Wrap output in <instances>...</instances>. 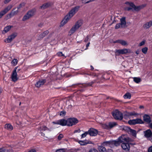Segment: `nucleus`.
<instances>
[{"instance_id":"f257e3e1","label":"nucleus","mask_w":152,"mask_h":152,"mask_svg":"<svg viewBox=\"0 0 152 152\" xmlns=\"http://www.w3.org/2000/svg\"><path fill=\"white\" fill-rule=\"evenodd\" d=\"M125 4L127 5V6L124 8V10L126 11H139L143 9L146 6V4H142L139 6H136L134 4L131 2H126Z\"/></svg>"},{"instance_id":"f03ea898","label":"nucleus","mask_w":152,"mask_h":152,"mask_svg":"<svg viewBox=\"0 0 152 152\" xmlns=\"http://www.w3.org/2000/svg\"><path fill=\"white\" fill-rule=\"evenodd\" d=\"M80 8L79 6H77L72 9L67 15L64 19L61 21L60 26H63L67 23L69 20L70 19L78 10Z\"/></svg>"},{"instance_id":"7ed1b4c3","label":"nucleus","mask_w":152,"mask_h":152,"mask_svg":"<svg viewBox=\"0 0 152 152\" xmlns=\"http://www.w3.org/2000/svg\"><path fill=\"white\" fill-rule=\"evenodd\" d=\"M83 24L82 21L81 20L77 21L72 26L69 31L68 35L70 36L73 34Z\"/></svg>"},{"instance_id":"20e7f679","label":"nucleus","mask_w":152,"mask_h":152,"mask_svg":"<svg viewBox=\"0 0 152 152\" xmlns=\"http://www.w3.org/2000/svg\"><path fill=\"white\" fill-rule=\"evenodd\" d=\"M112 115L116 120H121L123 118V114L118 110H116L112 113Z\"/></svg>"},{"instance_id":"39448f33","label":"nucleus","mask_w":152,"mask_h":152,"mask_svg":"<svg viewBox=\"0 0 152 152\" xmlns=\"http://www.w3.org/2000/svg\"><path fill=\"white\" fill-rule=\"evenodd\" d=\"M120 23H117L115 26V28L118 29L120 28H123L126 27V21L125 17H122L120 19Z\"/></svg>"},{"instance_id":"423d86ee","label":"nucleus","mask_w":152,"mask_h":152,"mask_svg":"<svg viewBox=\"0 0 152 152\" xmlns=\"http://www.w3.org/2000/svg\"><path fill=\"white\" fill-rule=\"evenodd\" d=\"M78 120L75 118H69L67 119V126H71L78 122Z\"/></svg>"},{"instance_id":"0eeeda50","label":"nucleus","mask_w":152,"mask_h":152,"mask_svg":"<svg viewBox=\"0 0 152 152\" xmlns=\"http://www.w3.org/2000/svg\"><path fill=\"white\" fill-rule=\"evenodd\" d=\"M130 140V139L126 135H122L118 138L117 142H118V145L124 142H129Z\"/></svg>"},{"instance_id":"6e6552de","label":"nucleus","mask_w":152,"mask_h":152,"mask_svg":"<svg viewBox=\"0 0 152 152\" xmlns=\"http://www.w3.org/2000/svg\"><path fill=\"white\" fill-rule=\"evenodd\" d=\"M35 12V10H33L28 11L27 13L24 16L22 19V20L25 21L34 15Z\"/></svg>"},{"instance_id":"1a4fd4ad","label":"nucleus","mask_w":152,"mask_h":152,"mask_svg":"<svg viewBox=\"0 0 152 152\" xmlns=\"http://www.w3.org/2000/svg\"><path fill=\"white\" fill-rule=\"evenodd\" d=\"M52 123L54 124L60 125L62 126H67V119L66 120L62 119L55 121H53Z\"/></svg>"},{"instance_id":"9d476101","label":"nucleus","mask_w":152,"mask_h":152,"mask_svg":"<svg viewBox=\"0 0 152 152\" xmlns=\"http://www.w3.org/2000/svg\"><path fill=\"white\" fill-rule=\"evenodd\" d=\"M115 53L118 55L125 54L130 53V50L129 49H122L116 50Z\"/></svg>"},{"instance_id":"9b49d317","label":"nucleus","mask_w":152,"mask_h":152,"mask_svg":"<svg viewBox=\"0 0 152 152\" xmlns=\"http://www.w3.org/2000/svg\"><path fill=\"white\" fill-rule=\"evenodd\" d=\"M17 68L18 67H15L12 73L11 78L13 82H15L18 79L17 74Z\"/></svg>"},{"instance_id":"f8f14e48","label":"nucleus","mask_w":152,"mask_h":152,"mask_svg":"<svg viewBox=\"0 0 152 152\" xmlns=\"http://www.w3.org/2000/svg\"><path fill=\"white\" fill-rule=\"evenodd\" d=\"M12 7L11 5H9L5 8L3 10L0 12V18L7 13Z\"/></svg>"},{"instance_id":"ddd939ff","label":"nucleus","mask_w":152,"mask_h":152,"mask_svg":"<svg viewBox=\"0 0 152 152\" xmlns=\"http://www.w3.org/2000/svg\"><path fill=\"white\" fill-rule=\"evenodd\" d=\"M144 136L148 139H152V132L150 129H148L144 132Z\"/></svg>"},{"instance_id":"4468645a","label":"nucleus","mask_w":152,"mask_h":152,"mask_svg":"<svg viewBox=\"0 0 152 152\" xmlns=\"http://www.w3.org/2000/svg\"><path fill=\"white\" fill-rule=\"evenodd\" d=\"M88 134L91 136H95L98 133L97 130L94 128H91L88 131Z\"/></svg>"},{"instance_id":"2eb2a0df","label":"nucleus","mask_w":152,"mask_h":152,"mask_svg":"<svg viewBox=\"0 0 152 152\" xmlns=\"http://www.w3.org/2000/svg\"><path fill=\"white\" fill-rule=\"evenodd\" d=\"M46 80L45 79H42L39 80V81L36 83L35 84V86L37 88H39L46 82Z\"/></svg>"},{"instance_id":"dca6fc26","label":"nucleus","mask_w":152,"mask_h":152,"mask_svg":"<svg viewBox=\"0 0 152 152\" xmlns=\"http://www.w3.org/2000/svg\"><path fill=\"white\" fill-rule=\"evenodd\" d=\"M152 26V20L148 22L143 25V28L145 29H147L149 28Z\"/></svg>"},{"instance_id":"f3484780","label":"nucleus","mask_w":152,"mask_h":152,"mask_svg":"<svg viewBox=\"0 0 152 152\" xmlns=\"http://www.w3.org/2000/svg\"><path fill=\"white\" fill-rule=\"evenodd\" d=\"M15 9L16 8L14 9L10 13L7 15V16L8 18H10L12 17L17 15L19 11L18 10L16 11H14V10H15Z\"/></svg>"},{"instance_id":"a211bd4d","label":"nucleus","mask_w":152,"mask_h":152,"mask_svg":"<svg viewBox=\"0 0 152 152\" xmlns=\"http://www.w3.org/2000/svg\"><path fill=\"white\" fill-rule=\"evenodd\" d=\"M109 147L112 148L115 146H118V142L116 140H110L109 141Z\"/></svg>"},{"instance_id":"6ab92c4d","label":"nucleus","mask_w":152,"mask_h":152,"mask_svg":"<svg viewBox=\"0 0 152 152\" xmlns=\"http://www.w3.org/2000/svg\"><path fill=\"white\" fill-rule=\"evenodd\" d=\"M114 43H118L121 44L122 45L125 46L127 45L128 44L126 41L122 39H118L116 40L114 42Z\"/></svg>"},{"instance_id":"aec40b11","label":"nucleus","mask_w":152,"mask_h":152,"mask_svg":"<svg viewBox=\"0 0 152 152\" xmlns=\"http://www.w3.org/2000/svg\"><path fill=\"white\" fill-rule=\"evenodd\" d=\"M49 33V31L48 30L46 31L43 33L40 34L38 37V39L39 40L42 39L43 38L45 37Z\"/></svg>"},{"instance_id":"412c9836","label":"nucleus","mask_w":152,"mask_h":152,"mask_svg":"<svg viewBox=\"0 0 152 152\" xmlns=\"http://www.w3.org/2000/svg\"><path fill=\"white\" fill-rule=\"evenodd\" d=\"M121 147L123 149L125 150L128 151L130 148L129 144L127 143H123L121 145Z\"/></svg>"},{"instance_id":"4be33fe9","label":"nucleus","mask_w":152,"mask_h":152,"mask_svg":"<svg viewBox=\"0 0 152 152\" xmlns=\"http://www.w3.org/2000/svg\"><path fill=\"white\" fill-rule=\"evenodd\" d=\"M138 114L136 113L135 112H126L124 113V116L127 117H129L133 115H137Z\"/></svg>"},{"instance_id":"5701e85b","label":"nucleus","mask_w":152,"mask_h":152,"mask_svg":"<svg viewBox=\"0 0 152 152\" xmlns=\"http://www.w3.org/2000/svg\"><path fill=\"white\" fill-rule=\"evenodd\" d=\"M143 120L145 121L148 123H150L151 122L150 117L147 115H145L143 116Z\"/></svg>"},{"instance_id":"b1692460","label":"nucleus","mask_w":152,"mask_h":152,"mask_svg":"<svg viewBox=\"0 0 152 152\" xmlns=\"http://www.w3.org/2000/svg\"><path fill=\"white\" fill-rule=\"evenodd\" d=\"M4 128L9 131H11L13 129V127L10 124H7L4 125Z\"/></svg>"},{"instance_id":"393cba45","label":"nucleus","mask_w":152,"mask_h":152,"mask_svg":"<svg viewBox=\"0 0 152 152\" xmlns=\"http://www.w3.org/2000/svg\"><path fill=\"white\" fill-rule=\"evenodd\" d=\"M13 26H8L5 27L2 31V33L5 34L8 32Z\"/></svg>"},{"instance_id":"a878e982","label":"nucleus","mask_w":152,"mask_h":152,"mask_svg":"<svg viewBox=\"0 0 152 152\" xmlns=\"http://www.w3.org/2000/svg\"><path fill=\"white\" fill-rule=\"evenodd\" d=\"M50 5L51 4L50 3H47L43 4L40 7L41 9H45L50 7Z\"/></svg>"},{"instance_id":"bb28decb","label":"nucleus","mask_w":152,"mask_h":152,"mask_svg":"<svg viewBox=\"0 0 152 152\" xmlns=\"http://www.w3.org/2000/svg\"><path fill=\"white\" fill-rule=\"evenodd\" d=\"M100 152H107L106 148L103 146H99L98 148Z\"/></svg>"},{"instance_id":"cd10ccee","label":"nucleus","mask_w":152,"mask_h":152,"mask_svg":"<svg viewBox=\"0 0 152 152\" xmlns=\"http://www.w3.org/2000/svg\"><path fill=\"white\" fill-rule=\"evenodd\" d=\"M126 128H128L129 129V131L130 132L132 133V135L134 136H135L136 135V131L135 130L126 127Z\"/></svg>"},{"instance_id":"c85d7f7f","label":"nucleus","mask_w":152,"mask_h":152,"mask_svg":"<svg viewBox=\"0 0 152 152\" xmlns=\"http://www.w3.org/2000/svg\"><path fill=\"white\" fill-rule=\"evenodd\" d=\"M117 124L115 122H110L108 124L109 127V129H111L113 128L114 126L116 125Z\"/></svg>"},{"instance_id":"c756f323","label":"nucleus","mask_w":152,"mask_h":152,"mask_svg":"<svg viewBox=\"0 0 152 152\" xmlns=\"http://www.w3.org/2000/svg\"><path fill=\"white\" fill-rule=\"evenodd\" d=\"M94 81H92L91 82L87 84H82V86L83 87H87L88 86H91L92 85L94 84Z\"/></svg>"},{"instance_id":"7c9ffc66","label":"nucleus","mask_w":152,"mask_h":152,"mask_svg":"<svg viewBox=\"0 0 152 152\" xmlns=\"http://www.w3.org/2000/svg\"><path fill=\"white\" fill-rule=\"evenodd\" d=\"M134 81L137 83H138L141 81V79L139 77H134L133 78Z\"/></svg>"},{"instance_id":"2f4dec72","label":"nucleus","mask_w":152,"mask_h":152,"mask_svg":"<svg viewBox=\"0 0 152 152\" xmlns=\"http://www.w3.org/2000/svg\"><path fill=\"white\" fill-rule=\"evenodd\" d=\"M136 124H142L143 123V121L140 118L134 119Z\"/></svg>"},{"instance_id":"473e14b6","label":"nucleus","mask_w":152,"mask_h":152,"mask_svg":"<svg viewBox=\"0 0 152 152\" xmlns=\"http://www.w3.org/2000/svg\"><path fill=\"white\" fill-rule=\"evenodd\" d=\"M131 96V94L128 92L126 93L124 96V97L125 99H130Z\"/></svg>"},{"instance_id":"72a5a7b5","label":"nucleus","mask_w":152,"mask_h":152,"mask_svg":"<svg viewBox=\"0 0 152 152\" xmlns=\"http://www.w3.org/2000/svg\"><path fill=\"white\" fill-rule=\"evenodd\" d=\"M135 122V120L134 119L129 121L128 123L130 125H134L136 124Z\"/></svg>"},{"instance_id":"f704fd0d","label":"nucleus","mask_w":152,"mask_h":152,"mask_svg":"<svg viewBox=\"0 0 152 152\" xmlns=\"http://www.w3.org/2000/svg\"><path fill=\"white\" fill-rule=\"evenodd\" d=\"M148 50V48L147 47H145L142 48V52L145 54L147 53Z\"/></svg>"},{"instance_id":"c9c22d12","label":"nucleus","mask_w":152,"mask_h":152,"mask_svg":"<svg viewBox=\"0 0 152 152\" xmlns=\"http://www.w3.org/2000/svg\"><path fill=\"white\" fill-rule=\"evenodd\" d=\"M17 63L18 60L16 59H14L11 62V63L14 66H15Z\"/></svg>"},{"instance_id":"e433bc0d","label":"nucleus","mask_w":152,"mask_h":152,"mask_svg":"<svg viewBox=\"0 0 152 152\" xmlns=\"http://www.w3.org/2000/svg\"><path fill=\"white\" fill-rule=\"evenodd\" d=\"M103 145L105 146H108L109 147V141L104 142L102 144Z\"/></svg>"},{"instance_id":"4c0bfd02","label":"nucleus","mask_w":152,"mask_h":152,"mask_svg":"<svg viewBox=\"0 0 152 152\" xmlns=\"http://www.w3.org/2000/svg\"><path fill=\"white\" fill-rule=\"evenodd\" d=\"M6 39L7 41V43L11 42L13 40L12 38L10 36H9Z\"/></svg>"},{"instance_id":"58836bf2","label":"nucleus","mask_w":152,"mask_h":152,"mask_svg":"<svg viewBox=\"0 0 152 152\" xmlns=\"http://www.w3.org/2000/svg\"><path fill=\"white\" fill-rule=\"evenodd\" d=\"M25 3H22L21 4H20L19 5L18 7L17 8L18 10L21 7H23L25 6Z\"/></svg>"},{"instance_id":"ea45409f","label":"nucleus","mask_w":152,"mask_h":152,"mask_svg":"<svg viewBox=\"0 0 152 152\" xmlns=\"http://www.w3.org/2000/svg\"><path fill=\"white\" fill-rule=\"evenodd\" d=\"M17 34L16 33H15L12 34L11 35H10V36L11 37H12V39H13L17 36Z\"/></svg>"},{"instance_id":"a19ab883","label":"nucleus","mask_w":152,"mask_h":152,"mask_svg":"<svg viewBox=\"0 0 152 152\" xmlns=\"http://www.w3.org/2000/svg\"><path fill=\"white\" fill-rule=\"evenodd\" d=\"M88 134V131L85 132L81 135V138L85 137Z\"/></svg>"},{"instance_id":"79ce46f5","label":"nucleus","mask_w":152,"mask_h":152,"mask_svg":"<svg viewBox=\"0 0 152 152\" xmlns=\"http://www.w3.org/2000/svg\"><path fill=\"white\" fill-rule=\"evenodd\" d=\"M42 130V131H45L46 130H48L50 131V130L46 126H44L42 127L41 128Z\"/></svg>"},{"instance_id":"37998d69","label":"nucleus","mask_w":152,"mask_h":152,"mask_svg":"<svg viewBox=\"0 0 152 152\" xmlns=\"http://www.w3.org/2000/svg\"><path fill=\"white\" fill-rule=\"evenodd\" d=\"M79 143L81 145H86L88 143H86L84 141H80L79 142Z\"/></svg>"},{"instance_id":"c03bdc74","label":"nucleus","mask_w":152,"mask_h":152,"mask_svg":"<svg viewBox=\"0 0 152 152\" xmlns=\"http://www.w3.org/2000/svg\"><path fill=\"white\" fill-rule=\"evenodd\" d=\"M66 114V112L64 111H62L60 112V115L61 116H64Z\"/></svg>"},{"instance_id":"a18cd8bd","label":"nucleus","mask_w":152,"mask_h":152,"mask_svg":"<svg viewBox=\"0 0 152 152\" xmlns=\"http://www.w3.org/2000/svg\"><path fill=\"white\" fill-rule=\"evenodd\" d=\"M103 127L105 129H109V125H107L106 124H104L103 125Z\"/></svg>"},{"instance_id":"49530a36","label":"nucleus","mask_w":152,"mask_h":152,"mask_svg":"<svg viewBox=\"0 0 152 152\" xmlns=\"http://www.w3.org/2000/svg\"><path fill=\"white\" fill-rule=\"evenodd\" d=\"M64 136L63 134H60L58 136V139L59 140H60Z\"/></svg>"},{"instance_id":"de8ad7c7","label":"nucleus","mask_w":152,"mask_h":152,"mask_svg":"<svg viewBox=\"0 0 152 152\" xmlns=\"http://www.w3.org/2000/svg\"><path fill=\"white\" fill-rule=\"evenodd\" d=\"M57 55L59 56H64V54L62 53V52H59L57 53Z\"/></svg>"},{"instance_id":"09e8293b","label":"nucleus","mask_w":152,"mask_h":152,"mask_svg":"<svg viewBox=\"0 0 152 152\" xmlns=\"http://www.w3.org/2000/svg\"><path fill=\"white\" fill-rule=\"evenodd\" d=\"M90 2L89 0H82V2L83 3H88L89 2Z\"/></svg>"},{"instance_id":"8fccbe9b","label":"nucleus","mask_w":152,"mask_h":152,"mask_svg":"<svg viewBox=\"0 0 152 152\" xmlns=\"http://www.w3.org/2000/svg\"><path fill=\"white\" fill-rule=\"evenodd\" d=\"M89 152H98V151L95 149H91Z\"/></svg>"},{"instance_id":"3c124183","label":"nucleus","mask_w":152,"mask_h":152,"mask_svg":"<svg viewBox=\"0 0 152 152\" xmlns=\"http://www.w3.org/2000/svg\"><path fill=\"white\" fill-rule=\"evenodd\" d=\"M145 43V42L144 41H142L140 43L139 45V46H141L144 45Z\"/></svg>"},{"instance_id":"603ef678","label":"nucleus","mask_w":152,"mask_h":152,"mask_svg":"<svg viewBox=\"0 0 152 152\" xmlns=\"http://www.w3.org/2000/svg\"><path fill=\"white\" fill-rule=\"evenodd\" d=\"M148 151V152H152V145L149 148Z\"/></svg>"},{"instance_id":"864d4df0","label":"nucleus","mask_w":152,"mask_h":152,"mask_svg":"<svg viewBox=\"0 0 152 152\" xmlns=\"http://www.w3.org/2000/svg\"><path fill=\"white\" fill-rule=\"evenodd\" d=\"M56 152H65V151L63 149H60L57 150Z\"/></svg>"},{"instance_id":"5fc2aeb1","label":"nucleus","mask_w":152,"mask_h":152,"mask_svg":"<svg viewBox=\"0 0 152 152\" xmlns=\"http://www.w3.org/2000/svg\"><path fill=\"white\" fill-rule=\"evenodd\" d=\"M88 39H89L88 36H87L86 38L84 41V42H87V41H88Z\"/></svg>"},{"instance_id":"6e6d98bb","label":"nucleus","mask_w":152,"mask_h":152,"mask_svg":"<svg viewBox=\"0 0 152 152\" xmlns=\"http://www.w3.org/2000/svg\"><path fill=\"white\" fill-rule=\"evenodd\" d=\"M80 131H81L80 130V129H78L75 130L74 131V133H76L77 132L79 133Z\"/></svg>"},{"instance_id":"4d7b16f0","label":"nucleus","mask_w":152,"mask_h":152,"mask_svg":"<svg viewBox=\"0 0 152 152\" xmlns=\"http://www.w3.org/2000/svg\"><path fill=\"white\" fill-rule=\"evenodd\" d=\"M28 152H37L35 149H32Z\"/></svg>"},{"instance_id":"13d9d810","label":"nucleus","mask_w":152,"mask_h":152,"mask_svg":"<svg viewBox=\"0 0 152 152\" xmlns=\"http://www.w3.org/2000/svg\"><path fill=\"white\" fill-rule=\"evenodd\" d=\"M11 0H5L4 1V3L5 4L9 2Z\"/></svg>"},{"instance_id":"bf43d9fd","label":"nucleus","mask_w":152,"mask_h":152,"mask_svg":"<svg viewBox=\"0 0 152 152\" xmlns=\"http://www.w3.org/2000/svg\"><path fill=\"white\" fill-rule=\"evenodd\" d=\"M80 84V83H77V84H75L72 85V87H73V88H75V86H78Z\"/></svg>"},{"instance_id":"052dcab7","label":"nucleus","mask_w":152,"mask_h":152,"mask_svg":"<svg viewBox=\"0 0 152 152\" xmlns=\"http://www.w3.org/2000/svg\"><path fill=\"white\" fill-rule=\"evenodd\" d=\"M43 23H39V24H38V26L39 27H41L43 26Z\"/></svg>"},{"instance_id":"680f3d73","label":"nucleus","mask_w":152,"mask_h":152,"mask_svg":"<svg viewBox=\"0 0 152 152\" xmlns=\"http://www.w3.org/2000/svg\"><path fill=\"white\" fill-rule=\"evenodd\" d=\"M7 152H13V151L11 149H10L9 150H8L7 151Z\"/></svg>"},{"instance_id":"e2e57ef3","label":"nucleus","mask_w":152,"mask_h":152,"mask_svg":"<svg viewBox=\"0 0 152 152\" xmlns=\"http://www.w3.org/2000/svg\"><path fill=\"white\" fill-rule=\"evenodd\" d=\"M107 152H113V150L111 149H108L107 150Z\"/></svg>"},{"instance_id":"0e129e2a","label":"nucleus","mask_w":152,"mask_h":152,"mask_svg":"<svg viewBox=\"0 0 152 152\" xmlns=\"http://www.w3.org/2000/svg\"><path fill=\"white\" fill-rule=\"evenodd\" d=\"M90 44V43L89 42L86 45V49H87V48H88V47L89 46Z\"/></svg>"},{"instance_id":"69168bd1","label":"nucleus","mask_w":152,"mask_h":152,"mask_svg":"<svg viewBox=\"0 0 152 152\" xmlns=\"http://www.w3.org/2000/svg\"><path fill=\"white\" fill-rule=\"evenodd\" d=\"M140 51L139 50H137L136 51V53L137 55H138L139 54Z\"/></svg>"},{"instance_id":"338daca9","label":"nucleus","mask_w":152,"mask_h":152,"mask_svg":"<svg viewBox=\"0 0 152 152\" xmlns=\"http://www.w3.org/2000/svg\"><path fill=\"white\" fill-rule=\"evenodd\" d=\"M20 69H18V68L17 69V73H18L20 70Z\"/></svg>"},{"instance_id":"774afa93","label":"nucleus","mask_w":152,"mask_h":152,"mask_svg":"<svg viewBox=\"0 0 152 152\" xmlns=\"http://www.w3.org/2000/svg\"><path fill=\"white\" fill-rule=\"evenodd\" d=\"M149 127L151 128L152 129V123L150 124Z\"/></svg>"}]
</instances>
